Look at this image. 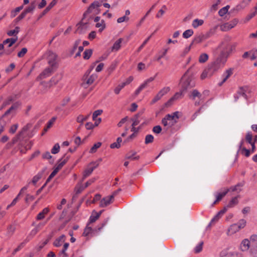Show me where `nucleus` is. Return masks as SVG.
I'll list each match as a JSON object with an SVG mask.
<instances>
[{"label": "nucleus", "instance_id": "obj_1", "mask_svg": "<svg viewBox=\"0 0 257 257\" xmlns=\"http://www.w3.org/2000/svg\"><path fill=\"white\" fill-rule=\"evenodd\" d=\"M178 114V111H176L172 114H167L162 120V124L168 128L171 127L177 122L179 118Z\"/></svg>", "mask_w": 257, "mask_h": 257}, {"label": "nucleus", "instance_id": "obj_2", "mask_svg": "<svg viewBox=\"0 0 257 257\" xmlns=\"http://www.w3.org/2000/svg\"><path fill=\"white\" fill-rule=\"evenodd\" d=\"M32 127L31 123H28L26 125H25L20 131L18 134L13 138L11 142V145H13L18 142H19V144L21 146L24 145V141L22 140L24 138L25 133L29 130Z\"/></svg>", "mask_w": 257, "mask_h": 257}, {"label": "nucleus", "instance_id": "obj_3", "mask_svg": "<svg viewBox=\"0 0 257 257\" xmlns=\"http://www.w3.org/2000/svg\"><path fill=\"white\" fill-rule=\"evenodd\" d=\"M221 49L220 55L227 60L228 57L235 50V45L231 44H221L218 47Z\"/></svg>", "mask_w": 257, "mask_h": 257}, {"label": "nucleus", "instance_id": "obj_4", "mask_svg": "<svg viewBox=\"0 0 257 257\" xmlns=\"http://www.w3.org/2000/svg\"><path fill=\"white\" fill-rule=\"evenodd\" d=\"M227 60L220 54L209 66V68L213 71H216L223 67L226 62Z\"/></svg>", "mask_w": 257, "mask_h": 257}, {"label": "nucleus", "instance_id": "obj_5", "mask_svg": "<svg viewBox=\"0 0 257 257\" xmlns=\"http://www.w3.org/2000/svg\"><path fill=\"white\" fill-rule=\"evenodd\" d=\"M47 59L49 66L57 69L58 68L57 55L51 51H49L47 53Z\"/></svg>", "mask_w": 257, "mask_h": 257}, {"label": "nucleus", "instance_id": "obj_6", "mask_svg": "<svg viewBox=\"0 0 257 257\" xmlns=\"http://www.w3.org/2000/svg\"><path fill=\"white\" fill-rule=\"evenodd\" d=\"M99 165L98 162H92L90 163L87 168L85 170L84 172V177L86 178L89 176L93 171V170L97 168Z\"/></svg>", "mask_w": 257, "mask_h": 257}, {"label": "nucleus", "instance_id": "obj_7", "mask_svg": "<svg viewBox=\"0 0 257 257\" xmlns=\"http://www.w3.org/2000/svg\"><path fill=\"white\" fill-rule=\"evenodd\" d=\"M56 70V68L51 66L46 68L44 71L40 74L39 77L41 79L45 78L51 75Z\"/></svg>", "mask_w": 257, "mask_h": 257}, {"label": "nucleus", "instance_id": "obj_8", "mask_svg": "<svg viewBox=\"0 0 257 257\" xmlns=\"http://www.w3.org/2000/svg\"><path fill=\"white\" fill-rule=\"evenodd\" d=\"M113 199V195L103 198L100 202V206L101 207H106L112 202Z\"/></svg>", "mask_w": 257, "mask_h": 257}, {"label": "nucleus", "instance_id": "obj_9", "mask_svg": "<svg viewBox=\"0 0 257 257\" xmlns=\"http://www.w3.org/2000/svg\"><path fill=\"white\" fill-rule=\"evenodd\" d=\"M69 157H67L66 158H61L58 162V164L56 167L54 168L53 172H55V174H57L58 171L62 168V167L66 164L68 160Z\"/></svg>", "mask_w": 257, "mask_h": 257}, {"label": "nucleus", "instance_id": "obj_10", "mask_svg": "<svg viewBox=\"0 0 257 257\" xmlns=\"http://www.w3.org/2000/svg\"><path fill=\"white\" fill-rule=\"evenodd\" d=\"M195 86V83L190 78H187L182 84L183 91H185L187 89L192 88Z\"/></svg>", "mask_w": 257, "mask_h": 257}, {"label": "nucleus", "instance_id": "obj_11", "mask_svg": "<svg viewBox=\"0 0 257 257\" xmlns=\"http://www.w3.org/2000/svg\"><path fill=\"white\" fill-rule=\"evenodd\" d=\"M233 73V68H229L226 70L222 74V80L221 82L219 83V85L221 86L224 83L227 79Z\"/></svg>", "mask_w": 257, "mask_h": 257}, {"label": "nucleus", "instance_id": "obj_12", "mask_svg": "<svg viewBox=\"0 0 257 257\" xmlns=\"http://www.w3.org/2000/svg\"><path fill=\"white\" fill-rule=\"evenodd\" d=\"M184 91H183V89H182L181 91H180V92H176L174 95L166 103V105L168 106V105H170L172 102L175 100H177L179 98H180L182 95H183V92Z\"/></svg>", "mask_w": 257, "mask_h": 257}, {"label": "nucleus", "instance_id": "obj_13", "mask_svg": "<svg viewBox=\"0 0 257 257\" xmlns=\"http://www.w3.org/2000/svg\"><path fill=\"white\" fill-rule=\"evenodd\" d=\"M57 3V0H53L43 12L40 15L39 19H40L46 14Z\"/></svg>", "mask_w": 257, "mask_h": 257}, {"label": "nucleus", "instance_id": "obj_14", "mask_svg": "<svg viewBox=\"0 0 257 257\" xmlns=\"http://www.w3.org/2000/svg\"><path fill=\"white\" fill-rule=\"evenodd\" d=\"M239 230L240 229L238 227V226L235 223H234L231 225L228 228L227 231V235H231L238 232Z\"/></svg>", "mask_w": 257, "mask_h": 257}, {"label": "nucleus", "instance_id": "obj_15", "mask_svg": "<svg viewBox=\"0 0 257 257\" xmlns=\"http://www.w3.org/2000/svg\"><path fill=\"white\" fill-rule=\"evenodd\" d=\"M229 191V189H225L222 192H217L215 194L216 200L213 202L212 205H214L217 202L221 200L222 198L227 193V192Z\"/></svg>", "mask_w": 257, "mask_h": 257}, {"label": "nucleus", "instance_id": "obj_16", "mask_svg": "<svg viewBox=\"0 0 257 257\" xmlns=\"http://www.w3.org/2000/svg\"><path fill=\"white\" fill-rule=\"evenodd\" d=\"M89 224H87L86 227H85L84 232L83 233V235L84 236H87L89 235H94L95 233V230L92 228L91 226H89Z\"/></svg>", "mask_w": 257, "mask_h": 257}, {"label": "nucleus", "instance_id": "obj_17", "mask_svg": "<svg viewBox=\"0 0 257 257\" xmlns=\"http://www.w3.org/2000/svg\"><path fill=\"white\" fill-rule=\"evenodd\" d=\"M249 241L247 239H243L240 244V248L242 251H247L249 247Z\"/></svg>", "mask_w": 257, "mask_h": 257}, {"label": "nucleus", "instance_id": "obj_18", "mask_svg": "<svg viewBox=\"0 0 257 257\" xmlns=\"http://www.w3.org/2000/svg\"><path fill=\"white\" fill-rule=\"evenodd\" d=\"M65 236L61 235L58 238H56L53 243V245L56 247H59L65 240Z\"/></svg>", "mask_w": 257, "mask_h": 257}, {"label": "nucleus", "instance_id": "obj_19", "mask_svg": "<svg viewBox=\"0 0 257 257\" xmlns=\"http://www.w3.org/2000/svg\"><path fill=\"white\" fill-rule=\"evenodd\" d=\"M52 237V234H49V235H48L47 238L45 240L41 242L39 244V245H38V250H40L41 249H42L45 246V245H46L49 242V241L51 239Z\"/></svg>", "mask_w": 257, "mask_h": 257}, {"label": "nucleus", "instance_id": "obj_20", "mask_svg": "<svg viewBox=\"0 0 257 257\" xmlns=\"http://www.w3.org/2000/svg\"><path fill=\"white\" fill-rule=\"evenodd\" d=\"M62 77L63 74L62 73L57 74L51 79L50 82L53 84H56L62 79Z\"/></svg>", "mask_w": 257, "mask_h": 257}, {"label": "nucleus", "instance_id": "obj_21", "mask_svg": "<svg viewBox=\"0 0 257 257\" xmlns=\"http://www.w3.org/2000/svg\"><path fill=\"white\" fill-rule=\"evenodd\" d=\"M87 23L80 22L77 25V32L80 33L84 32L87 28Z\"/></svg>", "mask_w": 257, "mask_h": 257}, {"label": "nucleus", "instance_id": "obj_22", "mask_svg": "<svg viewBox=\"0 0 257 257\" xmlns=\"http://www.w3.org/2000/svg\"><path fill=\"white\" fill-rule=\"evenodd\" d=\"M24 141V145L21 146L19 144L20 147H24L26 150L30 149L33 145V143L31 141H28L27 140L24 139H22ZM19 143V142H18Z\"/></svg>", "mask_w": 257, "mask_h": 257}, {"label": "nucleus", "instance_id": "obj_23", "mask_svg": "<svg viewBox=\"0 0 257 257\" xmlns=\"http://www.w3.org/2000/svg\"><path fill=\"white\" fill-rule=\"evenodd\" d=\"M203 23L204 21L203 20L196 19L193 21L192 26L194 28H197L199 26H202Z\"/></svg>", "mask_w": 257, "mask_h": 257}, {"label": "nucleus", "instance_id": "obj_24", "mask_svg": "<svg viewBox=\"0 0 257 257\" xmlns=\"http://www.w3.org/2000/svg\"><path fill=\"white\" fill-rule=\"evenodd\" d=\"M18 40V37L16 36V38H12L7 39L6 40L4 41V44H9L8 47H11L14 43L16 42Z\"/></svg>", "mask_w": 257, "mask_h": 257}, {"label": "nucleus", "instance_id": "obj_25", "mask_svg": "<svg viewBox=\"0 0 257 257\" xmlns=\"http://www.w3.org/2000/svg\"><path fill=\"white\" fill-rule=\"evenodd\" d=\"M155 77H156V76H155L154 77H151L146 79L139 87H140V88L141 89H142V90L147 86V85L149 83L151 82L155 79Z\"/></svg>", "mask_w": 257, "mask_h": 257}, {"label": "nucleus", "instance_id": "obj_26", "mask_svg": "<svg viewBox=\"0 0 257 257\" xmlns=\"http://www.w3.org/2000/svg\"><path fill=\"white\" fill-rule=\"evenodd\" d=\"M248 88L247 87H240L239 89L237 91V94L240 96H243L245 99H247V95L245 94L246 91L247 90Z\"/></svg>", "mask_w": 257, "mask_h": 257}, {"label": "nucleus", "instance_id": "obj_27", "mask_svg": "<svg viewBox=\"0 0 257 257\" xmlns=\"http://www.w3.org/2000/svg\"><path fill=\"white\" fill-rule=\"evenodd\" d=\"M50 219V217L48 218L46 221L39 222L38 224L35 225V222L32 223L33 226H35V228H37L39 231L41 230L47 223L48 221Z\"/></svg>", "mask_w": 257, "mask_h": 257}, {"label": "nucleus", "instance_id": "obj_28", "mask_svg": "<svg viewBox=\"0 0 257 257\" xmlns=\"http://www.w3.org/2000/svg\"><path fill=\"white\" fill-rule=\"evenodd\" d=\"M122 42V39L120 38L118 39L113 44L112 47V51H117L119 49L121 46V43Z\"/></svg>", "mask_w": 257, "mask_h": 257}, {"label": "nucleus", "instance_id": "obj_29", "mask_svg": "<svg viewBox=\"0 0 257 257\" xmlns=\"http://www.w3.org/2000/svg\"><path fill=\"white\" fill-rule=\"evenodd\" d=\"M97 6L98 5H97V2H94L92 3L88 8L87 10L84 13L83 15L84 17H86L88 14L91 13L92 11L95 8V7Z\"/></svg>", "mask_w": 257, "mask_h": 257}, {"label": "nucleus", "instance_id": "obj_30", "mask_svg": "<svg viewBox=\"0 0 257 257\" xmlns=\"http://www.w3.org/2000/svg\"><path fill=\"white\" fill-rule=\"evenodd\" d=\"M23 6H21L20 7L16 8L15 10H12L11 13V17H15L17 15L18 13H19L21 10H22L23 9Z\"/></svg>", "mask_w": 257, "mask_h": 257}, {"label": "nucleus", "instance_id": "obj_31", "mask_svg": "<svg viewBox=\"0 0 257 257\" xmlns=\"http://www.w3.org/2000/svg\"><path fill=\"white\" fill-rule=\"evenodd\" d=\"M193 31L192 29H188L185 31L183 33V37L185 39H188L193 34Z\"/></svg>", "mask_w": 257, "mask_h": 257}, {"label": "nucleus", "instance_id": "obj_32", "mask_svg": "<svg viewBox=\"0 0 257 257\" xmlns=\"http://www.w3.org/2000/svg\"><path fill=\"white\" fill-rule=\"evenodd\" d=\"M229 8V6L228 5L221 8L218 12L219 15L221 17L224 16L227 13Z\"/></svg>", "mask_w": 257, "mask_h": 257}, {"label": "nucleus", "instance_id": "obj_33", "mask_svg": "<svg viewBox=\"0 0 257 257\" xmlns=\"http://www.w3.org/2000/svg\"><path fill=\"white\" fill-rule=\"evenodd\" d=\"M191 98L192 99L194 100L195 99V97H197L199 99H201L202 95L200 94V93L196 89H194L192 91L191 96Z\"/></svg>", "mask_w": 257, "mask_h": 257}, {"label": "nucleus", "instance_id": "obj_34", "mask_svg": "<svg viewBox=\"0 0 257 257\" xmlns=\"http://www.w3.org/2000/svg\"><path fill=\"white\" fill-rule=\"evenodd\" d=\"M208 59V55L206 53L201 54L199 57V62L201 63L205 62Z\"/></svg>", "mask_w": 257, "mask_h": 257}, {"label": "nucleus", "instance_id": "obj_35", "mask_svg": "<svg viewBox=\"0 0 257 257\" xmlns=\"http://www.w3.org/2000/svg\"><path fill=\"white\" fill-rule=\"evenodd\" d=\"M20 28L16 27L14 30L9 31L7 32V34L9 36H16L19 32Z\"/></svg>", "mask_w": 257, "mask_h": 257}, {"label": "nucleus", "instance_id": "obj_36", "mask_svg": "<svg viewBox=\"0 0 257 257\" xmlns=\"http://www.w3.org/2000/svg\"><path fill=\"white\" fill-rule=\"evenodd\" d=\"M18 104L17 103L13 104L11 107L5 112L4 114V116L9 115L12 111L18 108Z\"/></svg>", "mask_w": 257, "mask_h": 257}, {"label": "nucleus", "instance_id": "obj_37", "mask_svg": "<svg viewBox=\"0 0 257 257\" xmlns=\"http://www.w3.org/2000/svg\"><path fill=\"white\" fill-rule=\"evenodd\" d=\"M101 145V143L100 142H98L95 144L90 149L89 151V153H94L96 152L97 149H98Z\"/></svg>", "mask_w": 257, "mask_h": 257}, {"label": "nucleus", "instance_id": "obj_38", "mask_svg": "<svg viewBox=\"0 0 257 257\" xmlns=\"http://www.w3.org/2000/svg\"><path fill=\"white\" fill-rule=\"evenodd\" d=\"M235 224L238 226V227L239 228V229H241L242 228H243L245 226L246 222L245 220H244L243 219H240L239 220V221L237 223H235Z\"/></svg>", "mask_w": 257, "mask_h": 257}, {"label": "nucleus", "instance_id": "obj_39", "mask_svg": "<svg viewBox=\"0 0 257 257\" xmlns=\"http://www.w3.org/2000/svg\"><path fill=\"white\" fill-rule=\"evenodd\" d=\"M15 230L16 227L13 225H10L8 227L7 235L10 236H12L15 231Z\"/></svg>", "mask_w": 257, "mask_h": 257}, {"label": "nucleus", "instance_id": "obj_40", "mask_svg": "<svg viewBox=\"0 0 257 257\" xmlns=\"http://www.w3.org/2000/svg\"><path fill=\"white\" fill-rule=\"evenodd\" d=\"M35 9V5L34 3H31V5L26 9L23 12L27 15L29 13L32 12Z\"/></svg>", "mask_w": 257, "mask_h": 257}, {"label": "nucleus", "instance_id": "obj_41", "mask_svg": "<svg viewBox=\"0 0 257 257\" xmlns=\"http://www.w3.org/2000/svg\"><path fill=\"white\" fill-rule=\"evenodd\" d=\"M56 119L57 117L56 116H54L50 120H49L47 124V127L45 128V131H47L48 129L50 128L52 126Z\"/></svg>", "mask_w": 257, "mask_h": 257}, {"label": "nucleus", "instance_id": "obj_42", "mask_svg": "<svg viewBox=\"0 0 257 257\" xmlns=\"http://www.w3.org/2000/svg\"><path fill=\"white\" fill-rule=\"evenodd\" d=\"M89 116V114H88L85 116H84L82 115H79L77 117V121L78 122L82 123L84 121L88 119Z\"/></svg>", "mask_w": 257, "mask_h": 257}, {"label": "nucleus", "instance_id": "obj_43", "mask_svg": "<svg viewBox=\"0 0 257 257\" xmlns=\"http://www.w3.org/2000/svg\"><path fill=\"white\" fill-rule=\"evenodd\" d=\"M95 26L97 28H100L99 31L101 32L105 27L104 21L103 20H101L100 22L97 23Z\"/></svg>", "mask_w": 257, "mask_h": 257}, {"label": "nucleus", "instance_id": "obj_44", "mask_svg": "<svg viewBox=\"0 0 257 257\" xmlns=\"http://www.w3.org/2000/svg\"><path fill=\"white\" fill-rule=\"evenodd\" d=\"M29 241L25 240L24 242H22L13 252V254H15L17 252L21 250L25 245V244Z\"/></svg>", "mask_w": 257, "mask_h": 257}, {"label": "nucleus", "instance_id": "obj_45", "mask_svg": "<svg viewBox=\"0 0 257 257\" xmlns=\"http://www.w3.org/2000/svg\"><path fill=\"white\" fill-rule=\"evenodd\" d=\"M92 54V50L91 49L86 50L84 52L83 58L85 59H88L91 57Z\"/></svg>", "mask_w": 257, "mask_h": 257}, {"label": "nucleus", "instance_id": "obj_46", "mask_svg": "<svg viewBox=\"0 0 257 257\" xmlns=\"http://www.w3.org/2000/svg\"><path fill=\"white\" fill-rule=\"evenodd\" d=\"M238 203L237 197L233 198L231 201L229 202L227 206V207H232Z\"/></svg>", "mask_w": 257, "mask_h": 257}, {"label": "nucleus", "instance_id": "obj_47", "mask_svg": "<svg viewBox=\"0 0 257 257\" xmlns=\"http://www.w3.org/2000/svg\"><path fill=\"white\" fill-rule=\"evenodd\" d=\"M156 4H154L152 6L151 9L147 12L145 16L142 18L140 22V23L139 24L138 26H140L142 23L144 22V21L145 20L146 18L148 16V15L151 13V12L152 11L153 9L155 7Z\"/></svg>", "mask_w": 257, "mask_h": 257}, {"label": "nucleus", "instance_id": "obj_48", "mask_svg": "<svg viewBox=\"0 0 257 257\" xmlns=\"http://www.w3.org/2000/svg\"><path fill=\"white\" fill-rule=\"evenodd\" d=\"M60 151V146L58 143L55 144L51 149V153L53 154H57Z\"/></svg>", "mask_w": 257, "mask_h": 257}, {"label": "nucleus", "instance_id": "obj_49", "mask_svg": "<svg viewBox=\"0 0 257 257\" xmlns=\"http://www.w3.org/2000/svg\"><path fill=\"white\" fill-rule=\"evenodd\" d=\"M19 127V124L18 123H15L11 125L9 129V133L11 134H14L17 131L18 128Z\"/></svg>", "mask_w": 257, "mask_h": 257}, {"label": "nucleus", "instance_id": "obj_50", "mask_svg": "<svg viewBox=\"0 0 257 257\" xmlns=\"http://www.w3.org/2000/svg\"><path fill=\"white\" fill-rule=\"evenodd\" d=\"M96 78V74H92L89 77V78L87 80L86 83L89 85L91 84L92 83H93V82L94 81Z\"/></svg>", "mask_w": 257, "mask_h": 257}, {"label": "nucleus", "instance_id": "obj_51", "mask_svg": "<svg viewBox=\"0 0 257 257\" xmlns=\"http://www.w3.org/2000/svg\"><path fill=\"white\" fill-rule=\"evenodd\" d=\"M168 50H169V48L164 49L163 51L162 52H160V53H161V54L157 56L156 60L157 61H159L161 59L163 58L166 55Z\"/></svg>", "mask_w": 257, "mask_h": 257}, {"label": "nucleus", "instance_id": "obj_52", "mask_svg": "<svg viewBox=\"0 0 257 257\" xmlns=\"http://www.w3.org/2000/svg\"><path fill=\"white\" fill-rule=\"evenodd\" d=\"M154 137L152 135H148L146 136L145 138V144H148L151 143L153 142Z\"/></svg>", "mask_w": 257, "mask_h": 257}, {"label": "nucleus", "instance_id": "obj_53", "mask_svg": "<svg viewBox=\"0 0 257 257\" xmlns=\"http://www.w3.org/2000/svg\"><path fill=\"white\" fill-rule=\"evenodd\" d=\"M125 84L124 83H121L120 84H119L117 86H116L115 87V88L114 89V91L115 92V94H118L120 90L125 86Z\"/></svg>", "mask_w": 257, "mask_h": 257}, {"label": "nucleus", "instance_id": "obj_54", "mask_svg": "<svg viewBox=\"0 0 257 257\" xmlns=\"http://www.w3.org/2000/svg\"><path fill=\"white\" fill-rule=\"evenodd\" d=\"M39 231V230L36 228L35 227L33 229L30 234H29L28 236L27 237V239H26V240H28L29 239V240H30V238H29V237H31V238L33 237L34 236H35L37 233Z\"/></svg>", "mask_w": 257, "mask_h": 257}, {"label": "nucleus", "instance_id": "obj_55", "mask_svg": "<svg viewBox=\"0 0 257 257\" xmlns=\"http://www.w3.org/2000/svg\"><path fill=\"white\" fill-rule=\"evenodd\" d=\"M203 38L202 37L199 36L195 37L194 39L192 40V43H191V45H193V44H198L201 43L202 41Z\"/></svg>", "mask_w": 257, "mask_h": 257}, {"label": "nucleus", "instance_id": "obj_56", "mask_svg": "<svg viewBox=\"0 0 257 257\" xmlns=\"http://www.w3.org/2000/svg\"><path fill=\"white\" fill-rule=\"evenodd\" d=\"M170 90V88L169 87H165L161 89L159 92L160 94H161L162 96H163L166 94Z\"/></svg>", "mask_w": 257, "mask_h": 257}, {"label": "nucleus", "instance_id": "obj_57", "mask_svg": "<svg viewBox=\"0 0 257 257\" xmlns=\"http://www.w3.org/2000/svg\"><path fill=\"white\" fill-rule=\"evenodd\" d=\"M203 244V242L201 241L196 246L194 249L195 252L196 253H199L202 250Z\"/></svg>", "mask_w": 257, "mask_h": 257}, {"label": "nucleus", "instance_id": "obj_58", "mask_svg": "<svg viewBox=\"0 0 257 257\" xmlns=\"http://www.w3.org/2000/svg\"><path fill=\"white\" fill-rule=\"evenodd\" d=\"M14 100L13 96H9L3 104V106L5 107L8 105H9Z\"/></svg>", "mask_w": 257, "mask_h": 257}, {"label": "nucleus", "instance_id": "obj_59", "mask_svg": "<svg viewBox=\"0 0 257 257\" xmlns=\"http://www.w3.org/2000/svg\"><path fill=\"white\" fill-rule=\"evenodd\" d=\"M69 245V243H65L64 245H63V249L61 251L60 253L61 254H63V255H64V257H66L67 256V254L66 253V250L67 249L68 246Z\"/></svg>", "mask_w": 257, "mask_h": 257}, {"label": "nucleus", "instance_id": "obj_60", "mask_svg": "<svg viewBox=\"0 0 257 257\" xmlns=\"http://www.w3.org/2000/svg\"><path fill=\"white\" fill-rule=\"evenodd\" d=\"M100 216V214H96L95 215H91L89 218L88 224L95 222Z\"/></svg>", "mask_w": 257, "mask_h": 257}, {"label": "nucleus", "instance_id": "obj_61", "mask_svg": "<svg viewBox=\"0 0 257 257\" xmlns=\"http://www.w3.org/2000/svg\"><path fill=\"white\" fill-rule=\"evenodd\" d=\"M84 189L85 187L83 185L76 186L75 188V191L76 192V194H77L80 193Z\"/></svg>", "mask_w": 257, "mask_h": 257}, {"label": "nucleus", "instance_id": "obj_62", "mask_svg": "<svg viewBox=\"0 0 257 257\" xmlns=\"http://www.w3.org/2000/svg\"><path fill=\"white\" fill-rule=\"evenodd\" d=\"M138 117L139 115L137 114L132 119V120L133 121L132 126H136L140 123V120Z\"/></svg>", "mask_w": 257, "mask_h": 257}, {"label": "nucleus", "instance_id": "obj_63", "mask_svg": "<svg viewBox=\"0 0 257 257\" xmlns=\"http://www.w3.org/2000/svg\"><path fill=\"white\" fill-rule=\"evenodd\" d=\"M241 185L240 184H237L233 187H231L230 189H228L229 191H237L239 192L241 191L240 188Z\"/></svg>", "mask_w": 257, "mask_h": 257}, {"label": "nucleus", "instance_id": "obj_64", "mask_svg": "<svg viewBox=\"0 0 257 257\" xmlns=\"http://www.w3.org/2000/svg\"><path fill=\"white\" fill-rule=\"evenodd\" d=\"M26 15L25 13L23 12L15 20H14L15 22L16 23H18L19 21L23 19L25 17Z\"/></svg>", "mask_w": 257, "mask_h": 257}]
</instances>
